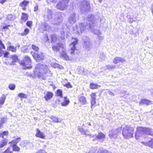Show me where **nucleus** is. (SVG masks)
Segmentation results:
<instances>
[{
	"label": "nucleus",
	"instance_id": "nucleus-1",
	"mask_svg": "<svg viewBox=\"0 0 153 153\" xmlns=\"http://www.w3.org/2000/svg\"><path fill=\"white\" fill-rule=\"evenodd\" d=\"M88 23L84 22L79 24L78 25H76L73 28L74 31V33L80 34L86 29H92V27L94 26L93 25L95 21L94 16L91 15L88 16Z\"/></svg>",
	"mask_w": 153,
	"mask_h": 153
},
{
	"label": "nucleus",
	"instance_id": "nucleus-2",
	"mask_svg": "<svg viewBox=\"0 0 153 153\" xmlns=\"http://www.w3.org/2000/svg\"><path fill=\"white\" fill-rule=\"evenodd\" d=\"M34 74L39 77H42L43 80H45V75L49 71L48 66L41 63L37 64L35 68Z\"/></svg>",
	"mask_w": 153,
	"mask_h": 153
},
{
	"label": "nucleus",
	"instance_id": "nucleus-3",
	"mask_svg": "<svg viewBox=\"0 0 153 153\" xmlns=\"http://www.w3.org/2000/svg\"><path fill=\"white\" fill-rule=\"evenodd\" d=\"M134 131L133 128L129 126H126L123 128L122 134L124 139H128L133 137Z\"/></svg>",
	"mask_w": 153,
	"mask_h": 153
},
{
	"label": "nucleus",
	"instance_id": "nucleus-4",
	"mask_svg": "<svg viewBox=\"0 0 153 153\" xmlns=\"http://www.w3.org/2000/svg\"><path fill=\"white\" fill-rule=\"evenodd\" d=\"M19 63L22 66L24 69H31L32 68L31 61L30 58L28 56H25L23 60L19 61Z\"/></svg>",
	"mask_w": 153,
	"mask_h": 153
},
{
	"label": "nucleus",
	"instance_id": "nucleus-5",
	"mask_svg": "<svg viewBox=\"0 0 153 153\" xmlns=\"http://www.w3.org/2000/svg\"><path fill=\"white\" fill-rule=\"evenodd\" d=\"M69 2V0H64L59 2L57 5V8L61 10H65Z\"/></svg>",
	"mask_w": 153,
	"mask_h": 153
},
{
	"label": "nucleus",
	"instance_id": "nucleus-6",
	"mask_svg": "<svg viewBox=\"0 0 153 153\" xmlns=\"http://www.w3.org/2000/svg\"><path fill=\"white\" fill-rule=\"evenodd\" d=\"M82 39L83 41V47L87 50L89 51L91 47L89 39L87 36H84L82 37Z\"/></svg>",
	"mask_w": 153,
	"mask_h": 153
},
{
	"label": "nucleus",
	"instance_id": "nucleus-7",
	"mask_svg": "<svg viewBox=\"0 0 153 153\" xmlns=\"http://www.w3.org/2000/svg\"><path fill=\"white\" fill-rule=\"evenodd\" d=\"M72 42L69 45V51L71 54H75V51H76L75 45L77 44L78 42V40L77 38L72 39Z\"/></svg>",
	"mask_w": 153,
	"mask_h": 153
},
{
	"label": "nucleus",
	"instance_id": "nucleus-8",
	"mask_svg": "<svg viewBox=\"0 0 153 153\" xmlns=\"http://www.w3.org/2000/svg\"><path fill=\"white\" fill-rule=\"evenodd\" d=\"M53 50L56 52H59L60 53L62 51V50L64 49V45L62 43H59L56 44H54L52 47Z\"/></svg>",
	"mask_w": 153,
	"mask_h": 153
},
{
	"label": "nucleus",
	"instance_id": "nucleus-9",
	"mask_svg": "<svg viewBox=\"0 0 153 153\" xmlns=\"http://www.w3.org/2000/svg\"><path fill=\"white\" fill-rule=\"evenodd\" d=\"M144 128L143 127H139L137 128V131L135 135V138L137 140L139 137L142 136L145 134Z\"/></svg>",
	"mask_w": 153,
	"mask_h": 153
},
{
	"label": "nucleus",
	"instance_id": "nucleus-10",
	"mask_svg": "<svg viewBox=\"0 0 153 153\" xmlns=\"http://www.w3.org/2000/svg\"><path fill=\"white\" fill-rule=\"evenodd\" d=\"M33 56L34 59L38 62L43 60L44 58V54L42 52H34Z\"/></svg>",
	"mask_w": 153,
	"mask_h": 153
},
{
	"label": "nucleus",
	"instance_id": "nucleus-11",
	"mask_svg": "<svg viewBox=\"0 0 153 153\" xmlns=\"http://www.w3.org/2000/svg\"><path fill=\"white\" fill-rule=\"evenodd\" d=\"M55 18L53 22V24L55 25H59L62 22V19L60 13H56Z\"/></svg>",
	"mask_w": 153,
	"mask_h": 153
},
{
	"label": "nucleus",
	"instance_id": "nucleus-12",
	"mask_svg": "<svg viewBox=\"0 0 153 153\" xmlns=\"http://www.w3.org/2000/svg\"><path fill=\"white\" fill-rule=\"evenodd\" d=\"M52 10L48 8L47 10L46 14L44 15L43 17L46 21H49L52 18Z\"/></svg>",
	"mask_w": 153,
	"mask_h": 153
},
{
	"label": "nucleus",
	"instance_id": "nucleus-13",
	"mask_svg": "<svg viewBox=\"0 0 153 153\" xmlns=\"http://www.w3.org/2000/svg\"><path fill=\"white\" fill-rule=\"evenodd\" d=\"M76 14L73 13L71 14L68 17V21L69 23L73 24L76 21Z\"/></svg>",
	"mask_w": 153,
	"mask_h": 153
},
{
	"label": "nucleus",
	"instance_id": "nucleus-14",
	"mask_svg": "<svg viewBox=\"0 0 153 153\" xmlns=\"http://www.w3.org/2000/svg\"><path fill=\"white\" fill-rule=\"evenodd\" d=\"M60 57L63 59L66 60H69V58L66 53L65 51V49L62 50V51L60 53Z\"/></svg>",
	"mask_w": 153,
	"mask_h": 153
},
{
	"label": "nucleus",
	"instance_id": "nucleus-15",
	"mask_svg": "<svg viewBox=\"0 0 153 153\" xmlns=\"http://www.w3.org/2000/svg\"><path fill=\"white\" fill-rule=\"evenodd\" d=\"M152 104V103L151 101L145 99L141 100L139 103V104L140 105H142L145 104L147 105H149Z\"/></svg>",
	"mask_w": 153,
	"mask_h": 153
},
{
	"label": "nucleus",
	"instance_id": "nucleus-16",
	"mask_svg": "<svg viewBox=\"0 0 153 153\" xmlns=\"http://www.w3.org/2000/svg\"><path fill=\"white\" fill-rule=\"evenodd\" d=\"M78 100L79 101V103L82 105L86 104L87 103V101L85 97L82 96L79 97L78 98Z\"/></svg>",
	"mask_w": 153,
	"mask_h": 153
},
{
	"label": "nucleus",
	"instance_id": "nucleus-17",
	"mask_svg": "<svg viewBox=\"0 0 153 153\" xmlns=\"http://www.w3.org/2000/svg\"><path fill=\"white\" fill-rule=\"evenodd\" d=\"M78 130L82 134H84V135H89L90 136H91V137H94V134H88L86 133V132L88 131V130H85L84 129L82 128H81L80 127H79L78 128Z\"/></svg>",
	"mask_w": 153,
	"mask_h": 153
},
{
	"label": "nucleus",
	"instance_id": "nucleus-18",
	"mask_svg": "<svg viewBox=\"0 0 153 153\" xmlns=\"http://www.w3.org/2000/svg\"><path fill=\"white\" fill-rule=\"evenodd\" d=\"M29 3V2L28 1L24 0L20 3L19 6L22 7L23 10H25L27 9L26 7Z\"/></svg>",
	"mask_w": 153,
	"mask_h": 153
},
{
	"label": "nucleus",
	"instance_id": "nucleus-19",
	"mask_svg": "<svg viewBox=\"0 0 153 153\" xmlns=\"http://www.w3.org/2000/svg\"><path fill=\"white\" fill-rule=\"evenodd\" d=\"M125 62V59L120 57H117L114 59L113 62L115 64H117L119 62Z\"/></svg>",
	"mask_w": 153,
	"mask_h": 153
},
{
	"label": "nucleus",
	"instance_id": "nucleus-20",
	"mask_svg": "<svg viewBox=\"0 0 153 153\" xmlns=\"http://www.w3.org/2000/svg\"><path fill=\"white\" fill-rule=\"evenodd\" d=\"M141 143L145 146L149 147L152 148H153V139H152L148 142H141Z\"/></svg>",
	"mask_w": 153,
	"mask_h": 153
},
{
	"label": "nucleus",
	"instance_id": "nucleus-21",
	"mask_svg": "<svg viewBox=\"0 0 153 153\" xmlns=\"http://www.w3.org/2000/svg\"><path fill=\"white\" fill-rule=\"evenodd\" d=\"M144 128L145 133L146 134H148L150 135H153V130L151 128Z\"/></svg>",
	"mask_w": 153,
	"mask_h": 153
},
{
	"label": "nucleus",
	"instance_id": "nucleus-22",
	"mask_svg": "<svg viewBox=\"0 0 153 153\" xmlns=\"http://www.w3.org/2000/svg\"><path fill=\"white\" fill-rule=\"evenodd\" d=\"M53 96V93L50 91L47 92L46 95L44 96L46 101H47L51 99Z\"/></svg>",
	"mask_w": 153,
	"mask_h": 153
},
{
	"label": "nucleus",
	"instance_id": "nucleus-23",
	"mask_svg": "<svg viewBox=\"0 0 153 153\" xmlns=\"http://www.w3.org/2000/svg\"><path fill=\"white\" fill-rule=\"evenodd\" d=\"M37 133L36 134V136L37 137H39L42 139L45 138V136L44 134L42 132H41L38 129H37Z\"/></svg>",
	"mask_w": 153,
	"mask_h": 153
},
{
	"label": "nucleus",
	"instance_id": "nucleus-24",
	"mask_svg": "<svg viewBox=\"0 0 153 153\" xmlns=\"http://www.w3.org/2000/svg\"><path fill=\"white\" fill-rule=\"evenodd\" d=\"M28 14L26 13H22V16L21 17L22 23L25 22L28 19Z\"/></svg>",
	"mask_w": 153,
	"mask_h": 153
},
{
	"label": "nucleus",
	"instance_id": "nucleus-25",
	"mask_svg": "<svg viewBox=\"0 0 153 153\" xmlns=\"http://www.w3.org/2000/svg\"><path fill=\"white\" fill-rule=\"evenodd\" d=\"M70 102V101L67 97H64V101L61 103V105L62 106H67Z\"/></svg>",
	"mask_w": 153,
	"mask_h": 153
},
{
	"label": "nucleus",
	"instance_id": "nucleus-26",
	"mask_svg": "<svg viewBox=\"0 0 153 153\" xmlns=\"http://www.w3.org/2000/svg\"><path fill=\"white\" fill-rule=\"evenodd\" d=\"M96 138L97 140L102 139L105 138V135L102 132H100L98 135H95Z\"/></svg>",
	"mask_w": 153,
	"mask_h": 153
},
{
	"label": "nucleus",
	"instance_id": "nucleus-27",
	"mask_svg": "<svg viewBox=\"0 0 153 153\" xmlns=\"http://www.w3.org/2000/svg\"><path fill=\"white\" fill-rule=\"evenodd\" d=\"M6 96L3 94L0 98V107H2V105L4 104L6 99Z\"/></svg>",
	"mask_w": 153,
	"mask_h": 153
},
{
	"label": "nucleus",
	"instance_id": "nucleus-28",
	"mask_svg": "<svg viewBox=\"0 0 153 153\" xmlns=\"http://www.w3.org/2000/svg\"><path fill=\"white\" fill-rule=\"evenodd\" d=\"M109 136L111 138H115L117 137V133H115L113 130H111L109 131Z\"/></svg>",
	"mask_w": 153,
	"mask_h": 153
},
{
	"label": "nucleus",
	"instance_id": "nucleus-29",
	"mask_svg": "<svg viewBox=\"0 0 153 153\" xmlns=\"http://www.w3.org/2000/svg\"><path fill=\"white\" fill-rule=\"evenodd\" d=\"M7 49L8 51H10L12 52H16L17 49L14 46L10 45V46H7Z\"/></svg>",
	"mask_w": 153,
	"mask_h": 153
},
{
	"label": "nucleus",
	"instance_id": "nucleus-30",
	"mask_svg": "<svg viewBox=\"0 0 153 153\" xmlns=\"http://www.w3.org/2000/svg\"><path fill=\"white\" fill-rule=\"evenodd\" d=\"M116 66L115 65H106L105 67V70H114L116 68Z\"/></svg>",
	"mask_w": 153,
	"mask_h": 153
},
{
	"label": "nucleus",
	"instance_id": "nucleus-31",
	"mask_svg": "<svg viewBox=\"0 0 153 153\" xmlns=\"http://www.w3.org/2000/svg\"><path fill=\"white\" fill-rule=\"evenodd\" d=\"M42 25L43 26V29L45 30L49 31L51 30V27L50 26L48 25L47 23H44Z\"/></svg>",
	"mask_w": 153,
	"mask_h": 153
},
{
	"label": "nucleus",
	"instance_id": "nucleus-32",
	"mask_svg": "<svg viewBox=\"0 0 153 153\" xmlns=\"http://www.w3.org/2000/svg\"><path fill=\"white\" fill-rule=\"evenodd\" d=\"M90 88L91 89H95L100 87L101 86L92 83L90 84Z\"/></svg>",
	"mask_w": 153,
	"mask_h": 153
},
{
	"label": "nucleus",
	"instance_id": "nucleus-33",
	"mask_svg": "<svg viewBox=\"0 0 153 153\" xmlns=\"http://www.w3.org/2000/svg\"><path fill=\"white\" fill-rule=\"evenodd\" d=\"M7 143V140L6 139L3 140H1V141L0 142V148H2L4 146L6 145Z\"/></svg>",
	"mask_w": 153,
	"mask_h": 153
},
{
	"label": "nucleus",
	"instance_id": "nucleus-34",
	"mask_svg": "<svg viewBox=\"0 0 153 153\" xmlns=\"http://www.w3.org/2000/svg\"><path fill=\"white\" fill-rule=\"evenodd\" d=\"M50 118L51 120L55 123H60L61 121V120L59 121L58 119L55 116H51Z\"/></svg>",
	"mask_w": 153,
	"mask_h": 153
},
{
	"label": "nucleus",
	"instance_id": "nucleus-35",
	"mask_svg": "<svg viewBox=\"0 0 153 153\" xmlns=\"http://www.w3.org/2000/svg\"><path fill=\"white\" fill-rule=\"evenodd\" d=\"M98 153H111V152L108 150H103L102 148H101L98 151Z\"/></svg>",
	"mask_w": 153,
	"mask_h": 153
},
{
	"label": "nucleus",
	"instance_id": "nucleus-36",
	"mask_svg": "<svg viewBox=\"0 0 153 153\" xmlns=\"http://www.w3.org/2000/svg\"><path fill=\"white\" fill-rule=\"evenodd\" d=\"M85 11H88L90 8V3L89 2L87 1L85 3Z\"/></svg>",
	"mask_w": 153,
	"mask_h": 153
},
{
	"label": "nucleus",
	"instance_id": "nucleus-37",
	"mask_svg": "<svg viewBox=\"0 0 153 153\" xmlns=\"http://www.w3.org/2000/svg\"><path fill=\"white\" fill-rule=\"evenodd\" d=\"M92 32L94 34L97 35V36L101 34V31L98 29H94L92 30Z\"/></svg>",
	"mask_w": 153,
	"mask_h": 153
},
{
	"label": "nucleus",
	"instance_id": "nucleus-38",
	"mask_svg": "<svg viewBox=\"0 0 153 153\" xmlns=\"http://www.w3.org/2000/svg\"><path fill=\"white\" fill-rule=\"evenodd\" d=\"M51 38L52 39L51 42H54L56 41L57 40V36L56 34H53L51 36Z\"/></svg>",
	"mask_w": 153,
	"mask_h": 153
},
{
	"label": "nucleus",
	"instance_id": "nucleus-39",
	"mask_svg": "<svg viewBox=\"0 0 153 153\" xmlns=\"http://www.w3.org/2000/svg\"><path fill=\"white\" fill-rule=\"evenodd\" d=\"M13 150L14 151L19 152L20 150L19 148L16 144H13Z\"/></svg>",
	"mask_w": 153,
	"mask_h": 153
},
{
	"label": "nucleus",
	"instance_id": "nucleus-40",
	"mask_svg": "<svg viewBox=\"0 0 153 153\" xmlns=\"http://www.w3.org/2000/svg\"><path fill=\"white\" fill-rule=\"evenodd\" d=\"M12 58L13 59V61L14 62H16L17 61H19V60H18V59L17 56L16 55H14L12 56Z\"/></svg>",
	"mask_w": 153,
	"mask_h": 153
},
{
	"label": "nucleus",
	"instance_id": "nucleus-41",
	"mask_svg": "<svg viewBox=\"0 0 153 153\" xmlns=\"http://www.w3.org/2000/svg\"><path fill=\"white\" fill-rule=\"evenodd\" d=\"M91 108H92L95 106V105L96 104V100H91Z\"/></svg>",
	"mask_w": 153,
	"mask_h": 153
},
{
	"label": "nucleus",
	"instance_id": "nucleus-42",
	"mask_svg": "<svg viewBox=\"0 0 153 153\" xmlns=\"http://www.w3.org/2000/svg\"><path fill=\"white\" fill-rule=\"evenodd\" d=\"M29 32V30L28 29L26 28L25 29L24 32L21 33V34L22 36H26Z\"/></svg>",
	"mask_w": 153,
	"mask_h": 153
},
{
	"label": "nucleus",
	"instance_id": "nucleus-43",
	"mask_svg": "<svg viewBox=\"0 0 153 153\" xmlns=\"http://www.w3.org/2000/svg\"><path fill=\"white\" fill-rule=\"evenodd\" d=\"M8 132L7 131H3L2 133L0 134V137H2L3 138H4V136H7L8 134Z\"/></svg>",
	"mask_w": 153,
	"mask_h": 153
},
{
	"label": "nucleus",
	"instance_id": "nucleus-44",
	"mask_svg": "<svg viewBox=\"0 0 153 153\" xmlns=\"http://www.w3.org/2000/svg\"><path fill=\"white\" fill-rule=\"evenodd\" d=\"M57 95L61 97H62V91L61 90L58 89L57 91Z\"/></svg>",
	"mask_w": 153,
	"mask_h": 153
},
{
	"label": "nucleus",
	"instance_id": "nucleus-45",
	"mask_svg": "<svg viewBox=\"0 0 153 153\" xmlns=\"http://www.w3.org/2000/svg\"><path fill=\"white\" fill-rule=\"evenodd\" d=\"M7 19L8 20L10 21H13L14 19V18L13 17V15L12 14L8 15L7 16Z\"/></svg>",
	"mask_w": 153,
	"mask_h": 153
},
{
	"label": "nucleus",
	"instance_id": "nucleus-46",
	"mask_svg": "<svg viewBox=\"0 0 153 153\" xmlns=\"http://www.w3.org/2000/svg\"><path fill=\"white\" fill-rule=\"evenodd\" d=\"M16 85L13 84H11L9 85V88L11 90H14L15 89Z\"/></svg>",
	"mask_w": 153,
	"mask_h": 153
},
{
	"label": "nucleus",
	"instance_id": "nucleus-47",
	"mask_svg": "<svg viewBox=\"0 0 153 153\" xmlns=\"http://www.w3.org/2000/svg\"><path fill=\"white\" fill-rule=\"evenodd\" d=\"M18 96L21 98H26L27 97V96L25 94L22 93L19 94Z\"/></svg>",
	"mask_w": 153,
	"mask_h": 153
},
{
	"label": "nucleus",
	"instance_id": "nucleus-48",
	"mask_svg": "<svg viewBox=\"0 0 153 153\" xmlns=\"http://www.w3.org/2000/svg\"><path fill=\"white\" fill-rule=\"evenodd\" d=\"M96 93H92L91 94V100H96Z\"/></svg>",
	"mask_w": 153,
	"mask_h": 153
},
{
	"label": "nucleus",
	"instance_id": "nucleus-49",
	"mask_svg": "<svg viewBox=\"0 0 153 153\" xmlns=\"http://www.w3.org/2000/svg\"><path fill=\"white\" fill-rule=\"evenodd\" d=\"M31 48L33 50L36 51L35 52H38L37 51L39 49L38 47L34 45H32Z\"/></svg>",
	"mask_w": 153,
	"mask_h": 153
},
{
	"label": "nucleus",
	"instance_id": "nucleus-50",
	"mask_svg": "<svg viewBox=\"0 0 153 153\" xmlns=\"http://www.w3.org/2000/svg\"><path fill=\"white\" fill-rule=\"evenodd\" d=\"M7 118L4 117L2 118L0 121V126L2 124H4L6 121L7 120Z\"/></svg>",
	"mask_w": 153,
	"mask_h": 153
},
{
	"label": "nucleus",
	"instance_id": "nucleus-51",
	"mask_svg": "<svg viewBox=\"0 0 153 153\" xmlns=\"http://www.w3.org/2000/svg\"><path fill=\"white\" fill-rule=\"evenodd\" d=\"M21 140V138L20 137H19L17 138L15 140H13L12 141V143H14V144H16L17 143L19 142L20 140Z\"/></svg>",
	"mask_w": 153,
	"mask_h": 153
},
{
	"label": "nucleus",
	"instance_id": "nucleus-52",
	"mask_svg": "<svg viewBox=\"0 0 153 153\" xmlns=\"http://www.w3.org/2000/svg\"><path fill=\"white\" fill-rule=\"evenodd\" d=\"M121 130V128H118L115 130H114V132L117 133V134L120 132Z\"/></svg>",
	"mask_w": 153,
	"mask_h": 153
},
{
	"label": "nucleus",
	"instance_id": "nucleus-53",
	"mask_svg": "<svg viewBox=\"0 0 153 153\" xmlns=\"http://www.w3.org/2000/svg\"><path fill=\"white\" fill-rule=\"evenodd\" d=\"M32 24V22L31 21H28L26 23L27 25L30 27L31 26Z\"/></svg>",
	"mask_w": 153,
	"mask_h": 153
},
{
	"label": "nucleus",
	"instance_id": "nucleus-54",
	"mask_svg": "<svg viewBox=\"0 0 153 153\" xmlns=\"http://www.w3.org/2000/svg\"><path fill=\"white\" fill-rule=\"evenodd\" d=\"M58 65V64L56 63L52 62L51 63V66L52 67L54 68H57Z\"/></svg>",
	"mask_w": 153,
	"mask_h": 153
},
{
	"label": "nucleus",
	"instance_id": "nucleus-55",
	"mask_svg": "<svg viewBox=\"0 0 153 153\" xmlns=\"http://www.w3.org/2000/svg\"><path fill=\"white\" fill-rule=\"evenodd\" d=\"M61 39L63 40L65 38L64 32V31H62L61 32Z\"/></svg>",
	"mask_w": 153,
	"mask_h": 153
},
{
	"label": "nucleus",
	"instance_id": "nucleus-56",
	"mask_svg": "<svg viewBox=\"0 0 153 153\" xmlns=\"http://www.w3.org/2000/svg\"><path fill=\"white\" fill-rule=\"evenodd\" d=\"M98 35L97 36H98V39L99 40L101 41L104 38V36L103 35Z\"/></svg>",
	"mask_w": 153,
	"mask_h": 153
},
{
	"label": "nucleus",
	"instance_id": "nucleus-57",
	"mask_svg": "<svg viewBox=\"0 0 153 153\" xmlns=\"http://www.w3.org/2000/svg\"><path fill=\"white\" fill-rule=\"evenodd\" d=\"M36 153H47V152L45 150L42 149L39 150Z\"/></svg>",
	"mask_w": 153,
	"mask_h": 153
},
{
	"label": "nucleus",
	"instance_id": "nucleus-58",
	"mask_svg": "<svg viewBox=\"0 0 153 153\" xmlns=\"http://www.w3.org/2000/svg\"><path fill=\"white\" fill-rule=\"evenodd\" d=\"M80 71L79 72V73L80 74H82L83 73L84 71V69L83 68L81 67L79 68Z\"/></svg>",
	"mask_w": 153,
	"mask_h": 153
},
{
	"label": "nucleus",
	"instance_id": "nucleus-59",
	"mask_svg": "<svg viewBox=\"0 0 153 153\" xmlns=\"http://www.w3.org/2000/svg\"><path fill=\"white\" fill-rule=\"evenodd\" d=\"M65 85L68 88H71L72 87V86L70 83H67Z\"/></svg>",
	"mask_w": 153,
	"mask_h": 153
},
{
	"label": "nucleus",
	"instance_id": "nucleus-60",
	"mask_svg": "<svg viewBox=\"0 0 153 153\" xmlns=\"http://www.w3.org/2000/svg\"><path fill=\"white\" fill-rule=\"evenodd\" d=\"M9 53L7 52H5L4 54V57H7Z\"/></svg>",
	"mask_w": 153,
	"mask_h": 153
},
{
	"label": "nucleus",
	"instance_id": "nucleus-61",
	"mask_svg": "<svg viewBox=\"0 0 153 153\" xmlns=\"http://www.w3.org/2000/svg\"><path fill=\"white\" fill-rule=\"evenodd\" d=\"M38 10V5L37 4H36L35 5L34 8V11H36Z\"/></svg>",
	"mask_w": 153,
	"mask_h": 153
},
{
	"label": "nucleus",
	"instance_id": "nucleus-62",
	"mask_svg": "<svg viewBox=\"0 0 153 153\" xmlns=\"http://www.w3.org/2000/svg\"><path fill=\"white\" fill-rule=\"evenodd\" d=\"M108 93L110 94V95H111L112 96H114V94L111 91H109L108 92Z\"/></svg>",
	"mask_w": 153,
	"mask_h": 153
},
{
	"label": "nucleus",
	"instance_id": "nucleus-63",
	"mask_svg": "<svg viewBox=\"0 0 153 153\" xmlns=\"http://www.w3.org/2000/svg\"><path fill=\"white\" fill-rule=\"evenodd\" d=\"M57 68H59V69H63V66L62 65H60L59 64H58V65Z\"/></svg>",
	"mask_w": 153,
	"mask_h": 153
},
{
	"label": "nucleus",
	"instance_id": "nucleus-64",
	"mask_svg": "<svg viewBox=\"0 0 153 153\" xmlns=\"http://www.w3.org/2000/svg\"><path fill=\"white\" fill-rule=\"evenodd\" d=\"M4 153H11L10 152L9 149H6L4 152Z\"/></svg>",
	"mask_w": 153,
	"mask_h": 153
}]
</instances>
